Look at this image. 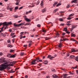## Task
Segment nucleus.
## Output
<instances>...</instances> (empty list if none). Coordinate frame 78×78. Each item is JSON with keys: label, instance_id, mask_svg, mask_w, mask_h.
<instances>
[{"label": "nucleus", "instance_id": "obj_20", "mask_svg": "<svg viewBox=\"0 0 78 78\" xmlns=\"http://www.w3.org/2000/svg\"><path fill=\"white\" fill-rule=\"evenodd\" d=\"M71 34V36H72V37H75V36H76V35H75V34H73V33H72Z\"/></svg>", "mask_w": 78, "mask_h": 78}, {"label": "nucleus", "instance_id": "obj_51", "mask_svg": "<svg viewBox=\"0 0 78 78\" xmlns=\"http://www.w3.org/2000/svg\"><path fill=\"white\" fill-rule=\"evenodd\" d=\"M9 31L10 32H11L12 31V30L11 29H9Z\"/></svg>", "mask_w": 78, "mask_h": 78}, {"label": "nucleus", "instance_id": "obj_27", "mask_svg": "<svg viewBox=\"0 0 78 78\" xmlns=\"http://www.w3.org/2000/svg\"><path fill=\"white\" fill-rule=\"evenodd\" d=\"M24 54H25V53H24V52H21V54H20V56H23V55H24Z\"/></svg>", "mask_w": 78, "mask_h": 78}, {"label": "nucleus", "instance_id": "obj_26", "mask_svg": "<svg viewBox=\"0 0 78 78\" xmlns=\"http://www.w3.org/2000/svg\"><path fill=\"white\" fill-rule=\"evenodd\" d=\"M46 11V9H44L42 10V12H45Z\"/></svg>", "mask_w": 78, "mask_h": 78}, {"label": "nucleus", "instance_id": "obj_21", "mask_svg": "<svg viewBox=\"0 0 78 78\" xmlns=\"http://www.w3.org/2000/svg\"><path fill=\"white\" fill-rule=\"evenodd\" d=\"M70 78V76H63V78Z\"/></svg>", "mask_w": 78, "mask_h": 78}, {"label": "nucleus", "instance_id": "obj_17", "mask_svg": "<svg viewBox=\"0 0 78 78\" xmlns=\"http://www.w3.org/2000/svg\"><path fill=\"white\" fill-rule=\"evenodd\" d=\"M77 50H75L74 49H72V52H76L77 51Z\"/></svg>", "mask_w": 78, "mask_h": 78}, {"label": "nucleus", "instance_id": "obj_9", "mask_svg": "<svg viewBox=\"0 0 78 78\" xmlns=\"http://www.w3.org/2000/svg\"><path fill=\"white\" fill-rule=\"evenodd\" d=\"M68 39L67 38L63 39L62 40V39H60V42H62V41H67Z\"/></svg>", "mask_w": 78, "mask_h": 78}, {"label": "nucleus", "instance_id": "obj_49", "mask_svg": "<svg viewBox=\"0 0 78 78\" xmlns=\"http://www.w3.org/2000/svg\"><path fill=\"white\" fill-rule=\"evenodd\" d=\"M15 1H16V2H18V3L20 2V0H15Z\"/></svg>", "mask_w": 78, "mask_h": 78}, {"label": "nucleus", "instance_id": "obj_37", "mask_svg": "<svg viewBox=\"0 0 78 78\" xmlns=\"http://www.w3.org/2000/svg\"><path fill=\"white\" fill-rule=\"evenodd\" d=\"M19 2H16L15 3V5H19Z\"/></svg>", "mask_w": 78, "mask_h": 78}, {"label": "nucleus", "instance_id": "obj_36", "mask_svg": "<svg viewBox=\"0 0 78 78\" xmlns=\"http://www.w3.org/2000/svg\"><path fill=\"white\" fill-rule=\"evenodd\" d=\"M66 25H67L68 26H69V25H71V24H70L69 23H66Z\"/></svg>", "mask_w": 78, "mask_h": 78}, {"label": "nucleus", "instance_id": "obj_15", "mask_svg": "<svg viewBox=\"0 0 78 78\" xmlns=\"http://www.w3.org/2000/svg\"><path fill=\"white\" fill-rule=\"evenodd\" d=\"M58 9H55L53 11V12H54L55 13L56 12H57V11H58Z\"/></svg>", "mask_w": 78, "mask_h": 78}, {"label": "nucleus", "instance_id": "obj_32", "mask_svg": "<svg viewBox=\"0 0 78 78\" xmlns=\"http://www.w3.org/2000/svg\"><path fill=\"white\" fill-rule=\"evenodd\" d=\"M72 19V17L71 18V17H68L67 18V19L68 20H71V19Z\"/></svg>", "mask_w": 78, "mask_h": 78}, {"label": "nucleus", "instance_id": "obj_63", "mask_svg": "<svg viewBox=\"0 0 78 78\" xmlns=\"http://www.w3.org/2000/svg\"><path fill=\"white\" fill-rule=\"evenodd\" d=\"M16 37V35H14V36H12V38H14V37Z\"/></svg>", "mask_w": 78, "mask_h": 78}, {"label": "nucleus", "instance_id": "obj_1", "mask_svg": "<svg viewBox=\"0 0 78 78\" xmlns=\"http://www.w3.org/2000/svg\"><path fill=\"white\" fill-rule=\"evenodd\" d=\"M9 63H11L12 62H10L9 61V62H6L4 63H3L1 65V67H0V71H3V70L6 69V67L8 66V65L7 64H9Z\"/></svg>", "mask_w": 78, "mask_h": 78}, {"label": "nucleus", "instance_id": "obj_41", "mask_svg": "<svg viewBox=\"0 0 78 78\" xmlns=\"http://www.w3.org/2000/svg\"><path fill=\"white\" fill-rule=\"evenodd\" d=\"M58 3V2H56L53 5H56Z\"/></svg>", "mask_w": 78, "mask_h": 78}, {"label": "nucleus", "instance_id": "obj_18", "mask_svg": "<svg viewBox=\"0 0 78 78\" xmlns=\"http://www.w3.org/2000/svg\"><path fill=\"white\" fill-rule=\"evenodd\" d=\"M31 5H32V6ZM34 5H33V4H31V5H29L28 6V7L29 8H32V7H34Z\"/></svg>", "mask_w": 78, "mask_h": 78}, {"label": "nucleus", "instance_id": "obj_45", "mask_svg": "<svg viewBox=\"0 0 78 78\" xmlns=\"http://www.w3.org/2000/svg\"><path fill=\"white\" fill-rule=\"evenodd\" d=\"M69 73H70V74H71V75H73V73H72L71 72V71H70V72H69Z\"/></svg>", "mask_w": 78, "mask_h": 78}, {"label": "nucleus", "instance_id": "obj_22", "mask_svg": "<svg viewBox=\"0 0 78 78\" xmlns=\"http://www.w3.org/2000/svg\"><path fill=\"white\" fill-rule=\"evenodd\" d=\"M70 6V5L69 4H68L66 6V8H69Z\"/></svg>", "mask_w": 78, "mask_h": 78}, {"label": "nucleus", "instance_id": "obj_48", "mask_svg": "<svg viewBox=\"0 0 78 78\" xmlns=\"http://www.w3.org/2000/svg\"><path fill=\"white\" fill-rule=\"evenodd\" d=\"M71 41H74V42H75V41H76V40H75L74 39H72Z\"/></svg>", "mask_w": 78, "mask_h": 78}, {"label": "nucleus", "instance_id": "obj_39", "mask_svg": "<svg viewBox=\"0 0 78 78\" xmlns=\"http://www.w3.org/2000/svg\"><path fill=\"white\" fill-rule=\"evenodd\" d=\"M14 34H15V33H12L10 34V36H13V35H14Z\"/></svg>", "mask_w": 78, "mask_h": 78}, {"label": "nucleus", "instance_id": "obj_4", "mask_svg": "<svg viewBox=\"0 0 78 78\" xmlns=\"http://www.w3.org/2000/svg\"><path fill=\"white\" fill-rule=\"evenodd\" d=\"M3 24L4 26H6V27H7V26L9 25L8 22L7 23V22H4L3 23Z\"/></svg>", "mask_w": 78, "mask_h": 78}, {"label": "nucleus", "instance_id": "obj_16", "mask_svg": "<svg viewBox=\"0 0 78 78\" xmlns=\"http://www.w3.org/2000/svg\"><path fill=\"white\" fill-rule=\"evenodd\" d=\"M31 64L32 65H35V64H36V63H35L34 61H32V62H31Z\"/></svg>", "mask_w": 78, "mask_h": 78}, {"label": "nucleus", "instance_id": "obj_2", "mask_svg": "<svg viewBox=\"0 0 78 78\" xmlns=\"http://www.w3.org/2000/svg\"><path fill=\"white\" fill-rule=\"evenodd\" d=\"M6 62V60H5V58L2 57L0 58V63L1 64L2 63H3V62Z\"/></svg>", "mask_w": 78, "mask_h": 78}, {"label": "nucleus", "instance_id": "obj_19", "mask_svg": "<svg viewBox=\"0 0 78 78\" xmlns=\"http://www.w3.org/2000/svg\"><path fill=\"white\" fill-rule=\"evenodd\" d=\"M35 4H36L37 5H39V1H38L37 2H36V3L35 2Z\"/></svg>", "mask_w": 78, "mask_h": 78}, {"label": "nucleus", "instance_id": "obj_47", "mask_svg": "<svg viewBox=\"0 0 78 78\" xmlns=\"http://www.w3.org/2000/svg\"><path fill=\"white\" fill-rule=\"evenodd\" d=\"M7 42L8 43H9V44H11V43H9L10 42V40H9L7 41Z\"/></svg>", "mask_w": 78, "mask_h": 78}, {"label": "nucleus", "instance_id": "obj_54", "mask_svg": "<svg viewBox=\"0 0 78 78\" xmlns=\"http://www.w3.org/2000/svg\"><path fill=\"white\" fill-rule=\"evenodd\" d=\"M14 50H12V49H11L10 50V52H12V51H14Z\"/></svg>", "mask_w": 78, "mask_h": 78}, {"label": "nucleus", "instance_id": "obj_57", "mask_svg": "<svg viewBox=\"0 0 78 78\" xmlns=\"http://www.w3.org/2000/svg\"><path fill=\"white\" fill-rule=\"evenodd\" d=\"M22 8H23V6H21L19 9H22Z\"/></svg>", "mask_w": 78, "mask_h": 78}, {"label": "nucleus", "instance_id": "obj_38", "mask_svg": "<svg viewBox=\"0 0 78 78\" xmlns=\"http://www.w3.org/2000/svg\"><path fill=\"white\" fill-rule=\"evenodd\" d=\"M61 44H59V45H58V47H59L60 48H61Z\"/></svg>", "mask_w": 78, "mask_h": 78}, {"label": "nucleus", "instance_id": "obj_60", "mask_svg": "<svg viewBox=\"0 0 78 78\" xmlns=\"http://www.w3.org/2000/svg\"><path fill=\"white\" fill-rule=\"evenodd\" d=\"M41 6H43V3L41 2Z\"/></svg>", "mask_w": 78, "mask_h": 78}, {"label": "nucleus", "instance_id": "obj_7", "mask_svg": "<svg viewBox=\"0 0 78 78\" xmlns=\"http://www.w3.org/2000/svg\"><path fill=\"white\" fill-rule=\"evenodd\" d=\"M25 20L27 21V22H30L31 21V20H30V19H28L27 17H26L25 18Z\"/></svg>", "mask_w": 78, "mask_h": 78}, {"label": "nucleus", "instance_id": "obj_43", "mask_svg": "<svg viewBox=\"0 0 78 78\" xmlns=\"http://www.w3.org/2000/svg\"><path fill=\"white\" fill-rule=\"evenodd\" d=\"M60 25H61V26H64V24L62 23Z\"/></svg>", "mask_w": 78, "mask_h": 78}, {"label": "nucleus", "instance_id": "obj_55", "mask_svg": "<svg viewBox=\"0 0 78 78\" xmlns=\"http://www.w3.org/2000/svg\"><path fill=\"white\" fill-rule=\"evenodd\" d=\"M18 9V7L16 6L15 8V9L17 10Z\"/></svg>", "mask_w": 78, "mask_h": 78}, {"label": "nucleus", "instance_id": "obj_25", "mask_svg": "<svg viewBox=\"0 0 78 78\" xmlns=\"http://www.w3.org/2000/svg\"><path fill=\"white\" fill-rule=\"evenodd\" d=\"M31 25V24L30 23H27L25 24V25Z\"/></svg>", "mask_w": 78, "mask_h": 78}, {"label": "nucleus", "instance_id": "obj_64", "mask_svg": "<svg viewBox=\"0 0 78 78\" xmlns=\"http://www.w3.org/2000/svg\"><path fill=\"white\" fill-rule=\"evenodd\" d=\"M25 78H28V76L26 75L25 76Z\"/></svg>", "mask_w": 78, "mask_h": 78}, {"label": "nucleus", "instance_id": "obj_46", "mask_svg": "<svg viewBox=\"0 0 78 78\" xmlns=\"http://www.w3.org/2000/svg\"><path fill=\"white\" fill-rule=\"evenodd\" d=\"M7 47H11V45L9 44L8 45Z\"/></svg>", "mask_w": 78, "mask_h": 78}, {"label": "nucleus", "instance_id": "obj_56", "mask_svg": "<svg viewBox=\"0 0 78 78\" xmlns=\"http://www.w3.org/2000/svg\"><path fill=\"white\" fill-rule=\"evenodd\" d=\"M27 46H28L27 44H25L23 45V47H27Z\"/></svg>", "mask_w": 78, "mask_h": 78}, {"label": "nucleus", "instance_id": "obj_62", "mask_svg": "<svg viewBox=\"0 0 78 78\" xmlns=\"http://www.w3.org/2000/svg\"><path fill=\"white\" fill-rule=\"evenodd\" d=\"M14 39H12V42L14 43Z\"/></svg>", "mask_w": 78, "mask_h": 78}, {"label": "nucleus", "instance_id": "obj_44", "mask_svg": "<svg viewBox=\"0 0 78 78\" xmlns=\"http://www.w3.org/2000/svg\"><path fill=\"white\" fill-rule=\"evenodd\" d=\"M9 23V25H12V23H11V22H8Z\"/></svg>", "mask_w": 78, "mask_h": 78}, {"label": "nucleus", "instance_id": "obj_50", "mask_svg": "<svg viewBox=\"0 0 78 78\" xmlns=\"http://www.w3.org/2000/svg\"><path fill=\"white\" fill-rule=\"evenodd\" d=\"M15 18H17L18 17V16L17 15H15L14 16Z\"/></svg>", "mask_w": 78, "mask_h": 78}, {"label": "nucleus", "instance_id": "obj_8", "mask_svg": "<svg viewBox=\"0 0 78 78\" xmlns=\"http://www.w3.org/2000/svg\"><path fill=\"white\" fill-rule=\"evenodd\" d=\"M76 27H77V25H76V26H72V27L71 28V30L70 31H72V30H73V29H74V28H76Z\"/></svg>", "mask_w": 78, "mask_h": 78}, {"label": "nucleus", "instance_id": "obj_34", "mask_svg": "<svg viewBox=\"0 0 78 78\" xmlns=\"http://www.w3.org/2000/svg\"><path fill=\"white\" fill-rule=\"evenodd\" d=\"M61 5V4L60 3H59L57 5H56V7H58V6L59 5Z\"/></svg>", "mask_w": 78, "mask_h": 78}, {"label": "nucleus", "instance_id": "obj_10", "mask_svg": "<svg viewBox=\"0 0 78 78\" xmlns=\"http://www.w3.org/2000/svg\"><path fill=\"white\" fill-rule=\"evenodd\" d=\"M16 54H15L13 55H11V56L10 57V58H15L16 57Z\"/></svg>", "mask_w": 78, "mask_h": 78}, {"label": "nucleus", "instance_id": "obj_42", "mask_svg": "<svg viewBox=\"0 0 78 78\" xmlns=\"http://www.w3.org/2000/svg\"><path fill=\"white\" fill-rule=\"evenodd\" d=\"M69 75V74H64L63 75V76H68Z\"/></svg>", "mask_w": 78, "mask_h": 78}, {"label": "nucleus", "instance_id": "obj_35", "mask_svg": "<svg viewBox=\"0 0 78 78\" xmlns=\"http://www.w3.org/2000/svg\"><path fill=\"white\" fill-rule=\"evenodd\" d=\"M23 33H24V32H22L20 33V34H21V35L20 36H22V35H23Z\"/></svg>", "mask_w": 78, "mask_h": 78}, {"label": "nucleus", "instance_id": "obj_11", "mask_svg": "<svg viewBox=\"0 0 78 78\" xmlns=\"http://www.w3.org/2000/svg\"><path fill=\"white\" fill-rule=\"evenodd\" d=\"M48 62V61L47 60H46L44 62V64H47V63Z\"/></svg>", "mask_w": 78, "mask_h": 78}, {"label": "nucleus", "instance_id": "obj_5", "mask_svg": "<svg viewBox=\"0 0 78 78\" xmlns=\"http://www.w3.org/2000/svg\"><path fill=\"white\" fill-rule=\"evenodd\" d=\"M55 57L51 56V55H49L48 56V58H49L50 59H52V58H54Z\"/></svg>", "mask_w": 78, "mask_h": 78}, {"label": "nucleus", "instance_id": "obj_61", "mask_svg": "<svg viewBox=\"0 0 78 78\" xmlns=\"http://www.w3.org/2000/svg\"><path fill=\"white\" fill-rule=\"evenodd\" d=\"M31 43H30L29 44V47H30V46H31Z\"/></svg>", "mask_w": 78, "mask_h": 78}, {"label": "nucleus", "instance_id": "obj_52", "mask_svg": "<svg viewBox=\"0 0 78 78\" xmlns=\"http://www.w3.org/2000/svg\"><path fill=\"white\" fill-rule=\"evenodd\" d=\"M37 26L38 27H41V25L40 24H37Z\"/></svg>", "mask_w": 78, "mask_h": 78}, {"label": "nucleus", "instance_id": "obj_24", "mask_svg": "<svg viewBox=\"0 0 78 78\" xmlns=\"http://www.w3.org/2000/svg\"><path fill=\"white\" fill-rule=\"evenodd\" d=\"M11 55V54H8L7 55V57H9V58H10Z\"/></svg>", "mask_w": 78, "mask_h": 78}, {"label": "nucleus", "instance_id": "obj_29", "mask_svg": "<svg viewBox=\"0 0 78 78\" xmlns=\"http://www.w3.org/2000/svg\"><path fill=\"white\" fill-rule=\"evenodd\" d=\"M18 26H21V25H24V23H21L19 24H18Z\"/></svg>", "mask_w": 78, "mask_h": 78}, {"label": "nucleus", "instance_id": "obj_53", "mask_svg": "<svg viewBox=\"0 0 78 78\" xmlns=\"http://www.w3.org/2000/svg\"><path fill=\"white\" fill-rule=\"evenodd\" d=\"M42 31H43V33H45L46 32V30H42Z\"/></svg>", "mask_w": 78, "mask_h": 78}, {"label": "nucleus", "instance_id": "obj_30", "mask_svg": "<svg viewBox=\"0 0 78 78\" xmlns=\"http://www.w3.org/2000/svg\"><path fill=\"white\" fill-rule=\"evenodd\" d=\"M59 20L60 21V22H62V21H63V19H62V18H59Z\"/></svg>", "mask_w": 78, "mask_h": 78}, {"label": "nucleus", "instance_id": "obj_58", "mask_svg": "<svg viewBox=\"0 0 78 78\" xmlns=\"http://www.w3.org/2000/svg\"><path fill=\"white\" fill-rule=\"evenodd\" d=\"M2 25H3V23L2 22L0 23V26H1ZM0 29H1L0 28Z\"/></svg>", "mask_w": 78, "mask_h": 78}, {"label": "nucleus", "instance_id": "obj_14", "mask_svg": "<svg viewBox=\"0 0 78 78\" xmlns=\"http://www.w3.org/2000/svg\"><path fill=\"white\" fill-rule=\"evenodd\" d=\"M14 27H15V28H16V27H19V26H18V24H16L15 23H14Z\"/></svg>", "mask_w": 78, "mask_h": 78}, {"label": "nucleus", "instance_id": "obj_59", "mask_svg": "<svg viewBox=\"0 0 78 78\" xmlns=\"http://www.w3.org/2000/svg\"><path fill=\"white\" fill-rule=\"evenodd\" d=\"M0 56H2V55H3V53L2 52H0Z\"/></svg>", "mask_w": 78, "mask_h": 78}, {"label": "nucleus", "instance_id": "obj_6", "mask_svg": "<svg viewBox=\"0 0 78 78\" xmlns=\"http://www.w3.org/2000/svg\"><path fill=\"white\" fill-rule=\"evenodd\" d=\"M52 77L54 78H59L58 77V76L55 74L52 75Z\"/></svg>", "mask_w": 78, "mask_h": 78}, {"label": "nucleus", "instance_id": "obj_40", "mask_svg": "<svg viewBox=\"0 0 78 78\" xmlns=\"http://www.w3.org/2000/svg\"><path fill=\"white\" fill-rule=\"evenodd\" d=\"M51 71H52V72H55V69H51Z\"/></svg>", "mask_w": 78, "mask_h": 78}, {"label": "nucleus", "instance_id": "obj_12", "mask_svg": "<svg viewBox=\"0 0 78 78\" xmlns=\"http://www.w3.org/2000/svg\"><path fill=\"white\" fill-rule=\"evenodd\" d=\"M78 1V0H73L71 2V3H73V2L74 3H76V2Z\"/></svg>", "mask_w": 78, "mask_h": 78}, {"label": "nucleus", "instance_id": "obj_33", "mask_svg": "<svg viewBox=\"0 0 78 78\" xmlns=\"http://www.w3.org/2000/svg\"><path fill=\"white\" fill-rule=\"evenodd\" d=\"M14 72H15V71H13L12 70H11L10 71V73H14Z\"/></svg>", "mask_w": 78, "mask_h": 78}, {"label": "nucleus", "instance_id": "obj_13", "mask_svg": "<svg viewBox=\"0 0 78 78\" xmlns=\"http://www.w3.org/2000/svg\"><path fill=\"white\" fill-rule=\"evenodd\" d=\"M69 57L71 59H73L75 58V55H71Z\"/></svg>", "mask_w": 78, "mask_h": 78}, {"label": "nucleus", "instance_id": "obj_31", "mask_svg": "<svg viewBox=\"0 0 78 78\" xmlns=\"http://www.w3.org/2000/svg\"><path fill=\"white\" fill-rule=\"evenodd\" d=\"M74 13H72V14H70L69 16V17H70L71 16H74Z\"/></svg>", "mask_w": 78, "mask_h": 78}, {"label": "nucleus", "instance_id": "obj_23", "mask_svg": "<svg viewBox=\"0 0 78 78\" xmlns=\"http://www.w3.org/2000/svg\"><path fill=\"white\" fill-rule=\"evenodd\" d=\"M75 60H76V61H78V56L76 57H75Z\"/></svg>", "mask_w": 78, "mask_h": 78}, {"label": "nucleus", "instance_id": "obj_28", "mask_svg": "<svg viewBox=\"0 0 78 78\" xmlns=\"http://www.w3.org/2000/svg\"><path fill=\"white\" fill-rule=\"evenodd\" d=\"M63 31H64L66 32L67 31V28H64Z\"/></svg>", "mask_w": 78, "mask_h": 78}, {"label": "nucleus", "instance_id": "obj_3", "mask_svg": "<svg viewBox=\"0 0 78 78\" xmlns=\"http://www.w3.org/2000/svg\"><path fill=\"white\" fill-rule=\"evenodd\" d=\"M34 61V62H35L36 61H37V62H42V60L41 59H39V58H36V60H34V61Z\"/></svg>", "mask_w": 78, "mask_h": 78}]
</instances>
